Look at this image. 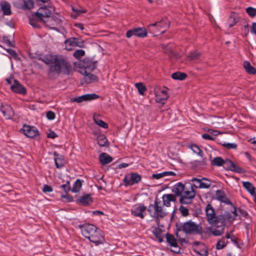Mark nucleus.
I'll use <instances>...</instances> for the list:
<instances>
[{
  "instance_id": "obj_63",
  "label": "nucleus",
  "mask_w": 256,
  "mask_h": 256,
  "mask_svg": "<svg viewBox=\"0 0 256 256\" xmlns=\"http://www.w3.org/2000/svg\"><path fill=\"white\" fill-rule=\"evenodd\" d=\"M14 79L13 76H10L9 78H8L6 79V81L9 84H12L14 83Z\"/></svg>"
},
{
  "instance_id": "obj_23",
  "label": "nucleus",
  "mask_w": 256,
  "mask_h": 256,
  "mask_svg": "<svg viewBox=\"0 0 256 256\" xmlns=\"http://www.w3.org/2000/svg\"><path fill=\"white\" fill-rule=\"evenodd\" d=\"M41 22H42V20H40V17L36 12L29 17V24L34 28H40Z\"/></svg>"
},
{
  "instance_id": "obj_27",
  "label": "nucleus",
  "mask_w": 256,
  "mask_h": 256,
  "mask_svg": "<svg viewBox=\"0 0 256 256\" xmlns=\"http://www.w3.org/2000/svg\"><path fill=\"white\" fill-rule=\"evenodd\" d=\"M186 189L185 185L182 182H178L174 184L172 191L176 196H181Z\"/></svg>"
},
{
  "instance_id": "obj_14",
  "label": "nucleus",
  "mask_w": 256,
  "mask_h": 256,
  "mask_svg": "<svg viewBox=\"0 0 256 256\" xmlns=\"http://www.w3.org/2000/svg\"><path fill=\"white\" fill-rule=\"evenodd\" d=\"M142 180L141 176L136 173H131L126 176L124 178V182L126 186H132L138 183Z\"/></svg>"
},
{
  "instance_id": "obj_10",
  "label": "nucleus",
  "mask_w": 256,
  "mask_h": 256,
  "mask_svg": "<svg viewBox=\"0 0 256 256\" xmlns=\"http://www.w3.org/2000/svg\"><path fill=\"white\" fill-rule=\"evenodd\" d=\"M146 208L143 204L138 203L132 206L130 212L132 216L143 219L145 217Z\"/></svg>"
},
{
  "instance_id": "obj_22",
  "label": "nucleus",
  "mask_w": 256,
  "mask_h": 256,
  "mask_svg": "<svg viewBox=\"0 0 256 256\" xmlns=\"http://www.w3.org/2000/svg\"><path fill=\"white\" fill-rule=\"evenodd\" d=\"M207 165L206 158H202L200 160H196L190 162V166L192 169L200 170L204 168Z\"/></svg>"
},
{
  "instance_id": "obj_37",
  "label": "nucleus",
  "mask_w": 256,
  "mask_h": 256,
  "mask_svg": "<svg viewBox=\"0 0 256 256\" xmlns=\"http://www.w3.org/2000/svg\"><path fill=\"white\" fill-rule=\"evenodd\" d=\"M212 184V182L210 180L206 178H201V184L200 185V188H209Z\"/></svg>"
},
{
  "instance_id": "obj_61",
  "label": "nucleus",
  "mask_w": 256,
  "mask_h": 256,
  "mask_svg": "<svg viewBox=\"0 0 256 256\" xmlns=\"http://www.w3.org/2000/svg\"><path fill=\"white\" fill-rule=\"evenodd\" d=\"M48 138H54L58 136V135L54 131H50L47 135Z\"/></svg>"
},
{
  "instance_id": "obj_54",
  "label": "nucleus",
  "mask_w": 256,
  "mask_h": 256,
  "mask_svg": "<svg viewBox=\"0 0 256 256\" xmlns=\"http://www.w3.org/2000/svg\"><path fill=\"white\" fill-rule=\"evenodd\" d=\"M53 190L52 188L47 184H44L43 187L42 192H52Z\"/></svg>"
},
{
  "instance_id": "obj_5",
  "label": "nucleus",
  "mask_w": 256,
  "mask_h": 256,
  "mask_svg": "<svg viewBox=\"0 0 256 256\" xmlns=\"http://www.w3.org/2000/svg\"><path fill=\"white\" fill-rule=\"evenodd\" d=\"M224 164H226L229 167V169L233 172H236L238 173H244V170L240 166L234 164L232 160H224L221 157L217 156L211 161V164L214 166H222Z\"/></svg>"
},
{
  "instance_id": "obj_7",
  "label": "nucleus",
  "mask_w": 256,
  "mask_h": 256,
  "mask_svg": "<svg viewBox=\"0 0 256 256\" xmlns=\"http://www.w3.org/2000/svg\"><path fill=\"white\" fill-rule=\"evenodd\" d=\"M96 62H94L88 58L80 60L78 62L79 72L80 74H86L89 72H92L96 67Z\"/></svg>"
},
{
  "instance_id": "obj_31",
  "label": "nucleus",
  "mask_w": 256,
  "mask_h": 256,
  "mask_svg": "<svg viewBox=\"0 0 256 256\" xmlns=\"http://www.w3.org/2000/svg\"><path fill=\"white\" fill-rule=\"evenodd\" d=\"M166 242L170 245L171 246L177 248L178 251L174 250V252H178L179 248L178 246V244L176 239L174 236L171 234H166Z\"/></svg>"
},
{
  "instance_id": "obj_49",
  "label": "nucleus",
  "mask_w": 256,
  "mask_h": 256,
  "mask_svg": "<svg viewBox=\"0 0 256 256\" xmlns=\"http://www.w3.org/2000/svg\"><path fill=\"white\" fill-rule=\"evenodd\" d=\"M60 188H62L66 193H68L70 190V182L67 181L66 184L61 185Z\"/></svg>"
},
{
  "instance_id": "obj_39",
  "label": "nucleus",
  "mask_w": 256,
  "mask_h": 256,
  "mask_svg": "<svg viewBox=\"0 0 256 256\" xmlns=\"http://www.w3.org/2000/svg\"><path fill=\"white\" fill-rule=\"evenodd\" d=\"M135 86L138 89L140 95L144 96V92L146 90V86L142 82H138L135 84Z\"/></svg>"
},
{
  "instance_id": "obj_17",
  "label": "nucleus",
  "mask_w": 256,
  "mask_h": 256,
  "mask_svg": "<svg viewBox=\"0 0 256 256\" xmlns=\"http://www.w3.org/2000/svg\"><path fill=\"white\" fill-rule=\"evenodd\" d=\"M62 20L58 16H50L46 20V25L51 29L56 30L60 24Z\"/></svg>"
},
{
  "instance_id": "obj_6",
  "label": "nucleus",
  "mask_w": 256,
  "mask_h": 256,
  "mask_svg": "<svg viewBox=\"0 0 256 256\" xmlns=\"http://www.w3.org/2000/svg\"><path fill=\"white\" fill-rule=\"evenodd\" d=\"M150 215L153 218L165 216L166 214L163 210L161 201L156 199L154 204H150L148 209Z\"/></svg>"
},
{
  "instance_id": "obj_36",
  "label": "nucleus",
  "mask_w": 256,
  "mask_h": 256,
  "mask_svg": "<svg viewBox=\"0 0 256 256\" xmlns=\"http://www.w3.org/2000/svg\"><path fill=\"white\" fill-rule=\"evenodd\" d=\"M244 66L247 72L250 74H256V68L252 66L249 62L244 61Z\"/></svg>"
},
{
  "instance_id": "obj_52",
  "label": "nucleus",
  "mask_w": 256,
  "mask_h": 256,
  "mask_svg": "<svg viewBox=\"0 0 256 256\" xmlns=\"http://www.w3.org/2000/svg\"><path fill=\"white\" fill-rule=\"evenodd\" d=\"M72 11L74 12H76L78 15H80V14L86 12V10H84L83 8H82L80 7L75 8V7L72 6Z\"/></svg>"
},
{
  "instance_id": "obj_11",
  "label": "nucleus",
  "mask_w": 256,
  "mask_h": 256,
  "mask_svg": "<svg viewBox=\"0 0 256 256\" xmlns=\"http://www.w3.org/2000/svg\"><path fill=\"white\" fill-rule=\"evenodd\" d=\"M53 11L52 7L44 6L40 8L36 13L40 17V20H42V22H46V20L45 19L50 17Z\"/></svg>"
},
{
  "instance_id": "obj_57",
  "label": "nucleus",
  "mask_w": 256,
  "mask_h": 256,
  "mask_svg": "<svg viewBox=\"0 0 256 256\" xmlns=\"http://www.w3.org/2000/svg\"><path fill=\"white\" fill-rule=\"evenodd\" d=\"M194 252H196V256H207V252L204 250L201 252L194 250Z\"/></svg>"
},
{
  "instance_id": "obj_29",
  "label": "nucleus",
  "mask_w": 256,
  "mask_h": 256,
  "mask_svg": "<svg viewBox=\"0 0 256 256\" xmlns=\"http://www.w3.org/2000/svg\"><path fill=\"white\" fill-rule=\"evenodd\" d=\"M99 160L102 165L110 163L113 160V158L108 154L103 152L98 157Z\"/></svg>"
},
{
  "instance_id": "obj_3",
  "label": "nucleus",
  "mask_w": 256,
  "mask_h": 256,
  "mask_svg": "<svg viewBox=\"0 0 256 256\" xmlns=\"http://www.w3.org/2000/svg\"><path fill=\"white\" fill-rule=\"evenodd\" d=\"M206 218L210 225L208 228L210 232L214 236L223 234L222 226L218 224L219 215H216L214 208L210 204H208L205 208Z\"/></svg>"
},
{
  "instance_id": "obj_58",
  "label": "nucleus",
  "mask_w": 256,
  "mask_h": 256,
  "mask_svg": "<svg viewBox=\"0 0 256 256\" xmlns=\"http://www.w3.org/2000/svg\"><path fill=\"white\" fill-rule=\"evenodd\" d=\"M61 197L62 198H66L68 202H70L73 200V198L72 196L68 194L67 193H66L65 194H62Z\"/></svg>"
},
{
  "instance_id": "obj_41",
  "label": "nucleus",
  "mask_w": 256,
  "mask_h": 256,
  "mask_svg": "<svg viewBox=\"0 0 256 256\" xmlns=\"http://www.w3.org/2000/svg\"><path fill=\"white\" fill-rule=\"evenodd\" d=\"M200 53L197 51L192 52L190 54L188 58L190 60L197 62L200 59Z\"/></svg>"
},
{
  "instance_id": "obj_60",
  "label": "nucleus",
  "mask_w": 256,
  "mask_h": 256,
  "mask_svg": "<svg viewBox=\"0 0 256 256\" xmlns=\"http://www.w3.org/2000/svg\"><path fill=\"white\" fill-rule=\"evenodd\" d=\"M26 6L28 9L32 8L34 6L33 1L32 0H28L26 3Z\"/></svg>"
},
{
  "instance_id": "obj_24",
  "label": "nucleus",
  "mask_w": 256,
  "mask_h": 256,
  "mask_svg": "<svg viewBox=\"0 0 256 256\" xmlns=\"http://www.w3.org/2000/svg\"><path fill=\"white\" fill-rule=\"evenodd\" d=\"M163 204L167 207L170 206V202L176 200V196L172 194H164L162 196Z\"/></svg>"
},
{
  "instance_id": "obj_53",
  "label": "nucleus",
  "mask_w": 256,
  "mask_h": 256,
  "mask_svg": "<svg viewBox=\"0 0 256 256\" xmlns=\"http://www.w3.org/2000/svg\"><path fill=\"white\" fill-rule=\"evenodd\" d=\"M46 116L49 120H53L55 118L56 115L54 112L48 111L46 114Z\"/></svg>"
},
{
  "instance_id": "obj_45",
  "label": "nucleus",
  "mask_w": 256,
  "mask_h": 256,
  "mask_svg": "<svg viewBox=\"0 0 256 256\" xmlns=\"http://www.w3.org/2000/svg\"><path fill=\"white\" fill-rule=\"evenodd\" d=\"M98 144L101 146H105L108 145V141L106 138H100L98 139Z\"/></svg>"
},
{
  "instance_id": "obj_12",
  "label": "nucleus",
  "mask_w": 256,
  "mask_h": 256,
  "mask_svg": "<svg viewBox=\"0 0 256 256\" xmlns=\"http://www.w3.org/2000/svg\"><path fill=\"white\" fill-rule=\"evenodd\" d=\"M236 218V216H234V214L228 212H224L223 214L219 215L218 224L219 226H222L223 233L224 230L225 223L226 222H232Z\"/></svg>"
},
{
  "instance_id": "obj_35",
  "label": "nucleus",
  "mask_w": 256,
  "mask_h": 256,
  "mask_svg": "<svg viewBox=\"0 0 256 256\" xmlns=\"http://www.w3.org/2000/svg\"><path fill=\"white\" fill-rule=\"evenodd\" d=\"M187 147L190 149L194 154L200 156H202V152L198 145L196 144H190L187 146Z\"/></svg>"
},
{
  "instance_id": "obj_50",
  "label": "nucleus",
  "mask_w": 256,
  "mask_h": 256,
  "mask_svg": "<svg viewBox=\"0 0 256 256\" xmlns=\"http://www.w3.org/2000/svg\"><path fill=\"white\" fill-rule=\"evenodd\" d=\"M222 145L228 149H236L237 147V144L235 143H223Z\"/></svg>"
},
{
  "instance_id": "obj_30",
  "label": "nucleus",
  "mask_w": 256,
  "mask_h": 256,
  "mask_svg": "<svg viewBox=\"0 0 256 256\" xmlns=\"http://www.w3.org/2000/svg\"><path fill=\"white\" fill-rule=\"evenodd\" d=\"M78 39H77L75 38H70L66 40L64 42V44H66V49L68 50H71L72 47L75 46H80L78 44Z\"/></svg>"
},
{
  "instance_id": "obj_16",
  "label": "nucleus",
  "mask_w": 256,
  "mask_h": 256,
  "mask_svg": "<svg viewBox=\"0 0 256 256\" xmlns=\"http://www.w3.org/2000/svg\"><path fill=\"white\" fill-rule=\"evenodd\" d=\"M98 97L99 96L95 94H86L76 98H72L70 99V102L80 103L84 101H90L92 100H96Z\"/></svg>"
},
{
  "instance_id": "obj_56",
  "label": "nucleus",
  "mask_w": 256,
  "mask_h": 256,
  "mask_svg": "<svg viewBox=\"0 0 256 256\" xmlns=\"http://www.w3.org/2000/svg\"><path fill=\"white\" fill-rule=\"evenodd\" d=\"M152 176L153 178L158 180L166 176V173L163 172L159 174H153Z\"/></svg>"
},
{
  "instance_id": "obj_43",
  "label": "nucleus",
  "mask_w": 256,
  "mask_h": 256,
  "mask_svg": "<svg viewBox=\"0 0 256 256\" xmlns=\"http://www.w3.org/2000/svg\"><path fill=\"white\" fill-rule=\"evenodd\" d=\"M82 187V182L81 181L78 179L74 182L72 188V191L73 192H78L80 191Z\"/></svg>"
},
{
  "instance_id": "obj_64",
  "label": "nucleus",
  "mask_w": 256,
  "mask_h": 256,
  "mask_svg": "<svg viewBox=\"0 0 256 256\" xmlns=\"http://www.w3.org/2000/svg\"><path fill=\"white\" fill-rule=\"evenodd\" d=\"M251 32L254 33L256 35V22L252 23Z\"/></svg>"
},
{
  "instance_id": "obj_34",
  "label": "nucleus",
  "mask_w": 256,
  "mask_h": 256,
  "mask_svg": "<svg viewBox=\"0 0 256 256\" xmlns=\"http://www.w3.org/2000/svg\"><path fill=\"white\" fill-rule=\"evenodd\" d=\"M100 115L98 114H94L93 118L94 122L99 126L104 128H108V124L104 122L102 120L99 118Z\"/></svg>"
},
{
  "instance_id": "obj_15",
  "label": "nucleus",
  "mask_w": 256,
  "mask_h": 256,
  "mask_svg": "<svg viewBox=\"0 0 256 256\" xmlns=\"http://www.w3.org/2000/svg\"><path fill=\"white\" fill-rule=\"evenodd\" d=\"M21 130L25 136L30 138H34L39 134L38 130L34 126L24 124Z\"/></svg>"
},
{
  "instance_id": "obj_48",
  "label": "nucleus",
  "mask_w": 256,
  "mask_h": 256,
  "mask_svg": "<svg viewBox=\"0 0 256 256\" xmlns=\"http://www.w3.org/2000/svg\"><path fill=\"white\" fill-rule=\"evenodd\" d=\"M84 54H85V52L84 50H78L74 52L73 56L76 58H79L81 56H84Z\"/></svg>"
},
{
  "instance_id": "obj_33",
  "label": "nucleus",
  "mask_w": 256,
  "mask_h": 256,
  "mask_svg": "<svg viewBox=\"0 0 256 256\" xmlns=\"http://www.w3.org/2000/svg\"><path fill=\"white\" fill-rule=\"evenodd\" d=\"M78 202L82 205L86 206L92 203V200L90 194H86L81 196Z\"/></svg>"
},
{
  "instance_id": "obj_40",
  "label": "nucleus",
  "mask_w": 256,
  "mask_h": 256,
  "mask_svg": "<svg viewBox=\"0 0 256 256\" xmlns=\"http://www.w3.org/2000/svg\"><path fill=\"white\" fill-rule=\"evenodd\" d=\"M186 77L185 73L180 72H174L172 74V78L174 80H184Z\"/></svg>"
},
{
  "instance_id": "obj_26",
  "label": "nucleus",
  "mask_w": 256,
  "mask_h": 256,
  "mask_svg": "<svg viewBox=\"0 0 256 256\" xmlns=\"http://www.w3.org/2000/svg\"><path fill=\"white\" fill-rule=\"evenodd\" d=\"M92 72H86V74H81L84 76L83 80L84 82L86 84H90L98 80V78L94 74L91 73Z\"/></svg>"
},
{
  "instance_id": "obj_55",
  "label": "nucleus",
  "mask_w": 256,
  "mask_h": 256,
  "mask_svg": "<svg viewBox=\"0 0 256 256\" xmlns=\"http://www.w3.org/2000/svg\"><path fill=\"white\" fill-rule=\"evenodd\" d=\"M7 52L12 56L15 60L17 59V54L16 51L12 49H7Z\"/></svg>"
},
{
  "instance_id": "obj_38",
  "label": "nucleus",
  "mask_w": 256,
  "mask_h": 256,
  "mask_svg": "<svg viewBox=\"0 0 256 256\" xmlns=\"http://www.w3.org/2000/svg\"><path fill=\"white\" fill-rule=\"evenodd\" d=\"M244 187L252 194H254L255 192V188L254 186L249 182H243Z\"/></svg>"
},
{
  "instance_id": "obj_8",
  "label": "nucleus",
  "mask_w": 256,
  "mask_h": 256,
  "mask_svg": "<svg viewBox=\"0 0 256 256\" xmlns=\"http://www.w3.org/2000/svg\"><path fill=\"white\" fill-rule=\"evenodd\" d=\"M182 229L186 234H190L200 233L201 228L195 222L190 220L182 224Z\"/></svg>"
},
{
  "instance_id": "obj_19",
  "label": "nucleus",
  "mask_w": 256,
  "mask_h": 256,
  "mask_svg": "<svg viewBox=\"0 0 256 256\" xmlns=\"http://www.w3.org/2000/svg\"><path fill=\"white\" fill-rule=\"evenodd\" d=\"M10 89L13 92L21 94H24L26 92V88L18 80H14L13 84L10 86Z\"/></svg>"
},
{
  "instance_id": "obj_46",
  "label": "nucleus",
  "mask_w": 256,
  "mask_h": 256,
  "mask_svg": "<svg viewBox=\"0 0 256 256\" xmlns=\"http://www.w3.org/2000/svg\"><path fill=\"white\" fill-rule=\"evenodd\" d=\"M246 12L251 17H254L256 16V8L248 7L246 8Z\"/></svg>"
},
{
  "instance_id": "obj_1",
  "label": "nucleus",
  "mask_w": 256,
  "mask_h": 256,
  "mask_svg": "<svg viewBox=\"0 0 256 256\" xmlns=\"http://www.w3.org/2000/svg\"><path fill=\"white\" fill-rule=\"evenodd\" d=\"M39 60L49 66L48 74L50 77L54 78V74L58 76L62 72H68L71 68L70 64L62 58L56 55L47 54Z\"/></svg>"
},
{
  "instance_id": "obj_18",
  "label": "nucleus",
  "mask_w": 256,
  "mask_h": 256,
  "mask_svg": "<svg viewBox=\"0 0 256 256\" xmlns=\"http://www.w3.org/2000/svg\"><path fill=\"white\" fill-rule=\"evenodd\" d=\"M54 160L55 165L58 168H61L64 167L66 163L64 156L58 154L56 152H54Z\"/></svg>"
},
{
  "instance_id": "obj_59",
  "label": "nucleus",
  "mask_w": 256,
  "mask_h": 256,
  "mask_svg": "<svg viewBox=\"0 0 256 256\" xmlns=\"http://www.w3.org/2000/svg\"><path fill=\"white\" fill-rule=\"evenodd\" d=\"M202 138L206 140H214V138L208 134H202Z\"/></svg>"
},
{
  "instance_id": "obj_21",
  "label": "nucleus",
  "mask_w": 256,
  "mask_h": 256,
  "mask_svg": "<svg viewBox=\"0 0 256 256\" xmlns=\"http://www.w3.org/2000/svg\"><path fill=\"white\" fill-rule=\"evenodd\" d=\"M216 199L221 202L226 204H232V203L226 196L225 192L222 190H217L216 192Z\"/></svg>"
},
{
  "instance_id": "obj_2",
  "label": "nucleus",
  "mask_w": 256,
  "mask_h": 256,
  "mask_svg": "<svg viewBox=\"0 0 256 256\" xmlns=\"http://www.w3.org/2000/svg\"><path fill=\"white\" fill-rule=\"evenodd\" d=\"M78 227L81 230L82 235L94 243L96 246L104 243V237L102 231L96 226L86 223L80 224Z\"/></svg>"
},
{
  "instance_id": "obj_9",
  "label": "nucleus",
  "mask_w": 256,
  "mask_h": 256,
  "mask_svg": "<svg viewBox=\"0 0 256 256\" xmlns=\"http://www.w3.org/2000/svg\"><path fill=\"white\" fill-rule=\"evenodd\" d=\"M195 196V192L192 187L188 189L186 188L180 197V202L184 204H188L192 202Z\"/></svg>"
},
{
  "instance_id": "obj_42",
  "label": "nucleus",
  "mask_w": 256,
  "mask_h": 256,
  "mask_svg": "<svg viewBox=\"0 0 256 256\" xmlns=\"http://www.w3.org/2000/svg\"><path fill=\"white\" fill-rule=\"evenodd\" d=\"M226 238H222L220 240L218 241L216 245L217 250H221L224 248L228 243V240H226Z\"/></svg>"
},
{
  "instance_id": "obj_25",
  "label": "nucleus",
  "mask_w": 256,
  "mask_h": 256,
  "mask_svg": "<svg viewBox=\"0 0 256 256\" xmlns=\"http://www.w3.org/2000/svg\"><path fill=\"white\" fill-rule=\"evenodd\" d=\"M168 98V96L166 90H161L159 94H156V101L162 104L166 103Z\"/></svg>"
},
{
  "instance_id": "obj_51",
  "label": "nucleus",
  "mask_w": 256,
  "mask_h": 256,
  "mask_svg": "<svg viewBox=\"0 0 256 256\" xmlns=\"http://www.w3.org/2000/svg\"><path fill=\"white\" fill-rule=\"evenodd\" d=\"M179 210L181 212L182 214L184 216H188L189 214L188 209L184 206H180L179 208Z\"/></svg>"
},
{
  "instance_id": "obj_4",
  "label": "nucleus",
  "mask_w": 256,
  "mask_h": 256,
  "mask_svg": "<svg viewBox=\"0 0 256 256\" xmlns=\"http://www.w3.org/2000/svg\"><path fill=\"white\" fill-rule=\"evenodd\" d=\"M169 26V22L166 18H163L160 22L148 24L147 29L150 33L156 36L164 33Z\"/></svg>"
},
{
  "instance_id": "obj_32",
  "label": "nucleus",
  "mask_w": 256,
  "mask_h": 256,
  "mask_svg": "<svg viewBox=\"0 0 256 256\" xmlns=\"http://www.w3.org/2000/svg\"><path fill=\"white\" fill-rule=\"evenodd\" d=\"M0 8L4 15L10 16L11 14L10 5L8 2L5 1L1 2Z\"/></svg>"
},
{
  "instance_id": "obj_62",
  "label": "nucleus",
  "mask_w": 256,
  "mask_h": 256,
  "mask_svg": "<svg viewBox=\"0 0 256 256\" xmlns=\"http://www.w3.org/2000/svg\"><path fill=\"white\" fill-rule=\"evenodd\" d=\"M226 238L227 239L230 238L232 242L236 244H237L236 240L234 238V236H231L228 233L226 234Z\"/></svg>"
},
{
  "instance_id": "obj_44",
  "label": "nucleus",
  "mask_w": 256,
  "mask_h": 256,
  "mask_svg": "<svg viewBox=\"0 0 256 256\" xmlns=\"http://www.w3.org/2000/svg\"><path fill=\"white\" fill-rule=\"evenodd\" d=\"M153 234L156 236V237L158 238V240L160 242H162L163 241L162 238L160 235V230L158 228H155L152 230Z\"/></svg>"
},
{
  "instance_id": "obj_20",
  "label": "nucleus",
  "mask_w": 256,
  "mask_h": 256,
  "mask_svg": "<svg viewBox=\"0 0 256 256\" xmlns=\"http://www.w3.org/2000/svg\"><path fill=\"white\" fill-rule=\"evenodd\" d=\"M0 110L3 116L7 119H10L14 116V111L12 108L8 104H2Z\"/></svg>"
},
{
  "instance_id": "obj_28",
  "label": "nucleus",
  "mask_w": 256,
  "mask_h": 256,
  "mask_svg": "<svg viewBox=\"0 0 256 256\" xmlns=\"http://www.w3.org/2000/svg\"><path fill=\"white\" fill-rule=\"evenodd\" d=\"M232 213L234 214L235 216H238L240 219L244 220L248 218V216L246 210L241 208H234V210L232 211Z\"/></svg>"
},
{
  "instance_id": "obj_13",
  "label": "nucleus",
  "mask_w": 256,
  "mask_h": 256,
  "mask_svg": "<svg viewBox=\"0 0 256 256\" xmlns=\"http://www.w3.org/2000/svg\"><path fill=\"white\" fill-rule=\"evenodd\" d=\"M133 36L138 38H144L147 36V32L144 28H133L127 31L126 36L128 38H130Z\"/></svg>"
},
{
  "instance_id": "obj_47",
  "label": "nucleus",
  "mask_w": 256,
  "mask_h": 256,
  "mask_svg": "<svg viewBox=\"0 0 256 256\" xmlns=\"http://www.w3.org/2000/svg\"><path fill=\"white\" fill-rule=\"evenodd\" d=\"M191 181L193 182V186L198 188H200L201 178H192Z\"/></svg>"
}]
</instances>
